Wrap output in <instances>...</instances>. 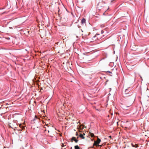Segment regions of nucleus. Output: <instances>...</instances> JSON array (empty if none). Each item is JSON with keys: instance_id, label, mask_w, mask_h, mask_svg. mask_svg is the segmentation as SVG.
Returning a JSON list of instances; mask_svg holds the SVG:
<instances>
[{"instance_id": "9", "label": "nucleus", "mask_w": 149, "mask_h": 149, "mask_svg": "<svg viewBox=\"0 0 149 149\" xmlns=\"http://www.w3.org/2000/svg\"><path fill=\"white\" fill-rule=\"evenodd\" d=\"M129 91V90L127 89L125 90V94H127V92H128V91Z\"/></svg>"}, {"instance_id": "7", "label": "nucleus", "mask_w": 149, "mask_h": 149, "mask_svg": "<svg viewBox=\"0 0 149 149\" xmlns=\"http://www.w3.org/2000/svg\"><path fill=\"white\" fill-rule=\"evenodd\" d=\"M131 145H132V146L133 147L137 148L138 147V146L137 144L134 145L132 143Z\"/></svg>"}, {"instance_id": "4", "label": "nucleus", "mask_w": 149, "mask_h": 149, "mask_svg": "<svg viewBox=\"0 0 149 149\" xmlns=\"http://www.w3.org/2000/svg\"><path fill=\"white\" fill-rule=\"evenodd\" d=\"M81 23L83 24H85L86 23V19L84 18H83L81 19Z\"/></svg>"}, {"instance_id": "10", "label": "nucleus", "mask_w": 149, "mask_h": 149, "mask_svg": "<svg viewBox=\"0 0 149 149\" xmlns=\"http://www.w3.org/2000/svg\"><path fill=\"white\" fill-rule=\"evenodd\" d=\"M91 137H93L94 136V134H93L92 133L91 134Z\"/></svg>"}, {"instance_id": "6", "label": "nucleus", "mask_w": 149, "mask_h": 149, "mask_svg": "<svg viewBox=\"0 0 149 149\" xmlns=\"http://www.w3.org/2000/svg\"><path fill=\"white\" fill-rule=\"evenodd\" d=\"M79 136L82 139H84L85 138L83 136V135L82 134H80Z\"/></svg>"}, {"instance_id": "18", "label": "nucleus", "mask_w": 149, "mask_h": 149, "mask_svg": "<svg viewBox=\"0 0 149 149\" xmlns=\"http://www.w3.org/2000/svg\"><path fill=\"white\" fill-rule=\"evenodd\" d=\"M46 126H47V127H48V126H47V125H46Z\"/></svg>"}, {"instance_id": "17", "label": "nucleus", "mask_w": 149, "mask_h": 149, "mask_svg": "<svg viewBox=\"0 0 149 149\" xmlns=\"http://www.w3.org/2000/svg\"><path fill=\"white\" fill-rule=\"evenodd\" d=\"M48 132H49V130H48Z\"/></svg>"}, {"instance_id": "15", "label": "nucleus", "mask_w": 149, "mask_h": 149, "mask_svg": "<svg viewBox=\"0 0 149 149\" xmlns=\"http://www.w3.org/2000/svg\"><path fill=\"white\" fill-rule=\"evenodd\" d=\"M147 90H148V88H147Z\"/></svg>"}, {"instance_id": "3", "label": "nucleus", "mask_w": 149, "mask_h": 149, "mask_svg": "<svg viewBox=\"0 0 149 149\" xmlns=\"http://www.w3.org/2000/svg\"><path fill=\"white\" fill-rule=\"evenodd\" d=\"M132 104H130L128 105H125L123 106V108L125 110H127L128 109V108Z\"/></svg>"}, {"instance_id": "8", "label": "nucleus", "mask_w": 149, "mask_h": 149, "mask_svg": "<svg viewBox=\"0 0 149 149\" xmlns=\"http://www.w3.org/2000/svg\"><path fill=\"white\" fill-rule=\"evenodd\" d=\"M75 149H80L79 147L78 146H74Z\"/></svg>"}, {"instance_id": "13", "label": "nucleus", "mask_w": 149, "mask_h": 149, "mask_svg": "<svg viewBox=\"0 0 149 149\" xmlns=\"http://www.w3.org/2000/svg\"><path fill=\"white\" fill-rule=\"evenodd\" d=\"M78 133L77 132H76V135L77 136H78Z\"/></svg>"}, {"instance_id": "2", "label": "nucleus", "mask_w": 149, "mask_h": 149, "mask_svg": "<svg viewBox=\"0 0 149 149\" xmlns=\"http://www.w3.org/2000/svg\"><path fill=\"white\" fill-rule=\"evenodd\" d=\"M99 35V34H96L94 36L93 38V41L94 40H97L98 39V38L97 37V36Z\"/></svg>"}, {"instance_id": "1", "label": "nucleus", "mask_w": 149, "mask_h": 149, "mask_svg": "<svg viewBox=\"0 0 149 149\" xmlns=\"http://www.w3.org/2000/svg\"><path fill=\"white\" fill-rule=\"evenodd\" d=\"M101 141V140L99 139L98 138L97 141H94V142L93 143V146H99V143Z\"/></svg>"}, {"instance_id": "20", "label": "nucleus", "mask_w": 149, "mask_h": 149, "mask_svg": "<svg viewBox=\"0 0 149 149\" xmlns=\"http://www.w3.org/2000/svg\"><path fill=\"white\" fill-rule=\"evenodd\" d=\"M46 126H47V127H48V126H47V125H46Z\"/></svg>"}, {"instance_id": "14", "label": "nucleus", "mask_w": 149, "mask_h": 149, "mask_svg": "<svg viewBox=\"0 0 149 149\" xmlns=\"http://www.w3.org/2000/svg\"><path fill=\"white\" fill-rule=\"evenodd\" d=\"M103 33V32L102 31H101V33Z\"/></svg>"}, {"instance_id": "19", "label": "nucleus", "mask_w": 149, "mask_h": 149, "mask_svg": "<svg viewBox=\"0 0 149 149\" xmlns=\"http://www.w3.org/2000/svg\"><path fill=\"white\" fill-rule=\"evenodd\" d=\"M46 126H47V127H48V126H47V125H46Z\"/></svg>"}, {"instance_id": "11", "label": "nucleus", "mask_w": 149, "mask_h": 149, "mask_svg": "<svg viewBox=\"0 0 149 149\" xmlns=\"http://www.w3.org/2000/svg\"><path fill=\"white\" fill-rule=\"evenodd\" d=\"M64 145L63 144H62V145H61V146L62 147H64Z\"/></svg>"}, {"instance_id": "16", "label": "nucleus", "mask_w": 149, "mask_h": 149, "mask_svg": "<svg viewBox=\"0 0 149 149\" xmlns=\"http://www.w3.org/2000/svg\"><path fill=\"white\" fill-rule=\"evenodd\" d=\"M140 77H141V79H142V77H141V76Z\"/></svg>"}, {"instance_id": "5", "label": "nucleus", "mask_w": 149, "mask_h": 149, "mask_svg": "<svg viewBox=\"0 0 149 149\" xmlns=\"http://www.w3.org/2000/svg\"><path fill=\"white\" fill-rule=\"evenodd\" d=\"M71 140L72 141H74L76 143H77L78 141V140L76 139L75 137H73L72 138Z\"/></svg>"}, {"instance_id": "12", "label": "nucleus", "mask_w": 149, "mask_h": 149, "mask_svg": "<svg viewBox=\"0 0 149 149\" xmlns=\"http://www.w3.org/2000/svg\"><path fill=\"white\" fill-rule=\"evenodd\" d=\"M107 72H109V73H111V72L110 71H107Z\"/></svg>"}]
</instances>
